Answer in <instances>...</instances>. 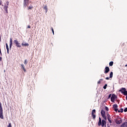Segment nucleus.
<instances>
[{
    "label": "nucleus",
    "mask_w": 127,
    "mask_h": 127,
    "mask_svg": "<svg viewBox=\"0 0 127 127\" xmlns=\"http://www.w3.org/2000/svg\"><path fill=\"white\" fill-rule=\"evenodd\" d=\"M113 108H114V109H117V108H118V105H117V104H114V105H113Z\"/></svg>",
    "instance_id": "5701e85b"
},
{
    "label": "nucleus",
    "mask_w": 127,
    "mask_h": 127,
    "mask_svg": "<svg viewBox=\"0 0 127 127\" xmlns=\"http://www.w3.org/2000/svg\"><path fill=\"white\" fill-rule=\"evenodd\" d=\"M121 127H127V122H124L121 125Z\"/></svg>",
    "instance_id": "dca6fc26"
},
{
    "label": "nucleus",
    "mask_w": 127,
    "mask_h": 127,
    "mask_svg": "<svg viewBox=\"0 0 127 127\" xmlns=\"http://www.w3.org/2000/svg\"><path fill=\"white\" fill-rule=\"evenodd\" d=\"M107 87H108V84H106L105 85L103 86V89L106 90L107 89Z\"/></svg>",
    "instance_id": "aec40b11"
},
{
    "label": "nucleus",
    "mask_w": 127,
    "mask_h": 127,
    "mask_svg": "<svg viewBox=\"0 0 127 127\" xmlns=\"http://www.w3.org/2000/svg\"><path fill=\"white\" fill-rule=\"evenodd\" d=\"M105 71L104 73L105 74H107V73H109L110 72V68L108 66H106L105 68Z\"/></svg>",
    "instance_id": "6e6552de"
},
{
    "label": "nucleus",
    "mask_w": 127,
    "mask_h": 127,
    "mask_svg": "<svg viewBox=\"0 0 127 127\" xmlns=\"http://www.w3.org/2000/svg\"><path fill=\"white\" fill-rule=\"evenodd\" d=\"M119 92H121L122 94H123L125 96H127V89L125 88H122L120 90Z\"/></svg>",
    "instance_id": "7ed1b4c3"
},
{
    "label": "nucleus",
    "mask_w": 127,
    "mask_h": 127,
    "mask_svg": "<svg viewBox=\"0 0 127 127\" xmlns=\"http://www.w3.org/2000/svg\"><path fill=\"white\" fill-rule=\"evenodd\" d=\"M99 121L98 122V125L99 127H100V126H102V127H105V125H106V121L103 120L102 121V119H101V117L99 118Z\"/></svg>",
    "instance_id": "f257e3e1"
},
{
    "label": "nucleus",
    "mask_w": 127,
    "mask_h": 127,
    "mask_svg": "<svg viewBox=\"0 0 127 127\" xmlns=\"http://www.w3.org/2000/svg\"><path fill=\"white\" fill-rule=\"evenodd\" d=\"M103 79H99V80L98 81V82H97V84H101V82H102V81H103Z\"/></svg>",
    "instance_id": "4be33fe9"
},
{
    "label": "nucleus",
    "mask_w": 127,
    "mask_h": 127,
    "mask_svg": "<svg viewBox=\"0 0 127 127\" xmlns=\"http://www.w3.org/2000/svg\"><path fill=\"white\" fill-rule=\"evenodd\" d=\"M125 67H127V64L125 65Z\"/></svg>",
    "instance_id": "a19ab883"
},
{
    "label": "nucleus",
    "mask_w": 127,
    "mask_h": 127,
    "mask_svg": "<svg viewBox=\"0 0 127 127\" xmlns=\"http://www.w3.org/2000/svg\"><path fill=\"white\" fill-rule=\"evenodd\" d=\"M106 80H110V78L109 77H106Z\"/></svg>",
    "instance_id": "72a5a7b5"
},
{
    "label": "nucleus",
    "mask_w": 127,
    "mask_h": 127,
    "mask_svg": "<svg viewBox=\"0 0 127 127\" xmlns=\"http://www.w3.org/2000/svg\"><path fill=\"white\" fill-rule=\"evenodd\" d=\"M107 119L108 120V121L109 122V123L110 124H112V119H111V116L110 115V114H107Z\"/></svg>",
    "instance_id": "1a4fd4ad"
},
{
    "label": "nucleus",
    "mask_w": 127,
    "mask_h": 127,
    "mask_svg": "<svg viewBox=\"0 0 127 127\" xmlns=\"http://www.w3.org/2000/svg\"><path fill=\"white\" fill-rule=\"evenodd\" d=\"M21 45H22V46H25V47L29 46V44L28 43H24V42H23L21 44Z\"/></svg>",
    "instance_id": "ddd939ff"
},
{
    "label": "nucleus",
    "mask_w": 127,
    "mask_h": 127,
    "mask_svg": "<svg viewBox=\"0 0 127 127\" xmlns=\"http://www.w3.org/2000/svg\"><path fill=\"white\" fill-rule=\"evenodd\" d=\"M21 69H22L24 72H26V69H25V67H24V65L23 64H21Z\"/></svg>",
    "instance_id": "4468645a"
},
{
    "label": "nucleus",
    "mask_w": 127,
    "mask_h": 127,
    "mask_svg": "<svg viewBox=\"0 0 127 127\" xmlns=\"http://www.w3.org/2000/svg\"><path fill=\"white\" fill-rule=\"evenodd\" d=\"M32 8H33V7H32V6H29L28 7L29 9H32Z\"/></svg>",
    "instance_id": "2f4dec72"
},
{
    "label": "nucleus",
    "mask_w": 127,
    "mask_h": 127,
    "mask_svg": "<svg viewBox=\"0 0 127 127\" xmlns=\"http://www.w3.org/2000/svg\"><path fill=\"white\" fill-rule=\"evenodd\" d=\"M105 110H106V111H107L108 112L109 111V108H108V107L106 106Z\"/></svg>",
    "instance_id": "cd10ccee"
},
{
    "label": "nucleus",
    "mask_w": 127,
    "mask_h": 127,
    "mask_svg": "<svg viewBox=\"0 0 127 127\" xmlns=\"http://www.w3.org/2000/svg\"><path fill=\"white\" fill-rule=\"evenodd\" d=\"M51 30L53 32V35H54V29H53V28L51 27Z\"/></svg>",
    "instance_id": "393cba45"
},
{
    "label": "nucleus",
    "mask_w": 127,
    "mask_h": 127,
    "mask_svg": "<svg viewBox=\"0 0 127 127\" xmlns=\"http://www.w3.org/2000/svg\"><path fill=\"white\" fill-rule=\"evenodd\" d=\"M114 111H115V112H118V111H119V109H118V108H115V109H114Z\"/></svg>",
    "instance_id": "7c9ffc66"
},
{
    "label": "nucleus",
    "mask_w": 127,
    "mask_h": 127,
    "mask_svg": "<svg viewBox=\"0 0 127 127\" xmlns=\"http://www.w3.org/2000/svg\"><path fill=\"white\" fill-rule=\"evenodd\" d=\"M116 99H117V95L114 94H112V96L111 98V102H112V103H115V100H116Z\"/></svg>",
    "instance_id": "423d86ee"
},
{
    "label": "nucleus",
    "mask_w": 127,
    "mask_h": 127,
    "mask_svg": "<svg viewBox=\"0 0 127 127\" xmlns=\"http://www.w3.org/2000/svg\"><path fill=\"white\" fill-rule=\"evenodd\" d=\"M0 55H1V52H0Z\"/></svg>",
    "instance_id": "79ce46f5"
},
{
    "label": "nucleus",
    "mask_w": 127,
    "mask_h": 127,
    "mask_svg": "<svg viewBox=\"0 0 127 127\" xmlns=\"http://www.w3.org/2000/svg\"><path fill=\"white\" fill-rule=\"evenodd\" d=\"M124 112V109H123L122 108L120 109V110H118V113H123Z\"/></svg>",
    "instance_id": "a211bd4d"
},
{
    "label": "nucleus",
    "mask_w": 127,
    "mask_h": 127,
    "mask_svg": "<svg viewBox=\"0 0 127 127\" xmlns=\"http://www.w3.org/2000/svg\"><path fill=\"white\" fill-rule=\"evenodd\" d=\"M115 123H116L117 125H121L123 123V119L119 118L116 119L115 121Z\"/></svg>",
    "instance_id": "20e7f679"
},
{
    "label": "nucleus",
    "mask_w": 127,
    "mask_h": 127,
    "mask_svg": "<svg viewBox=\"0 0 127 127\" xmlns=\"http://www.w3.org/2000/svg\"><path fill=\"white\" fill-rule=\"evenodd\" d=\"M13 43L15 44L17 47H21V45H20V44H19V42H18V41H17V40H14Z\"/></svg>",
    "instance_id": "39448f33"
},
{
    "label": "nucleus",
    "mask_w": 127,
    "mask_h": 127,
    "mask_svg": "<svg viewBox=\"0 0 127 127\" xmlns=\"http://www.w3.org/2000/svg\"><path fill=\"white\" fill-rule=\"evenodd\" d=\"M4 72H5V70H4Z\"/></svg>",
    "instance_id": "c03bdc74"
},
{
    "label": "nucleus",
    "mask_w": 127,
    "mask_h": 127,
    "mask_svg": "<svg viewBox=\"0 0 127 127\" xmlns=\"http://www.w3.org/2000/svg\"><path fill=\"white\" fill-rule=\"evenodd\" d=\"M114 65V62H111L109 63V66H113Z\"/></svg>",
    "instance_id": "6ab92c4d"
},
{
    "label": "nucleus",
    "mask_w": 127,
    "mask_h": 127,
    "mask_svg": "<svg viewBox=\"0 0 127 127\" xmlns=\"http://www.w3.org/2000/svg\"><path fill=\"white\" fill-rule=\"evenodd\" d=\"M27 28H31L30 25H28Z\"/></svg>",
    "instance_id": "f704fd0d"
},
{
    "label": "nucleus",
    "mask_w": 127,
    "mask_h": 127,
    "mask_svg": "<svg viewBox=\"0 0 127 127\" xmlns=\"http://www.w3.org/2000/svg\"><path fill=\"white\" fill-rule=\"evenodd\" d=\"M0 41H1V37H0Z\"/></svg>",
    "instance_id": "4c0bfd02"
},
{
    "label": "nucleus",
    "mask_w": 127,
    "mask_h": 127,
    "mask_svg": "<svg viewBox=\"0 0 127 127\" xmlns=\"http://www.w3.org/2000/svg\"><path fill=\"white\" fill-rule=\"evenodd\" d=\"M5 11H6V13H8V11L7 10Z\"/></svg>",
    "instance_id": "ea45409f"
},
{
    "label": "nucleus",
    "mask_w": 127,
    "mask_h": 127,
    "mask_svg": "<svg viewBox=\"0 0 127 127\" xmlns=\"http://www.w3.org/2000/svg\"><path fill=\"white\" fill-rule=\"evenodd\" d=\"M12 46V39L10 38V42H9V49H11Z\"/></svg>",
    "instance_id": "9b49d317"
},
{
    "label": "nucleus",
    "mask_w": 127,
    "mask_h": 127,
    "mask_svg": "<svg viewBox=\"0 0 127 127\" xmlns=\"http://www.w3.org/2000/svg\"><path fill=\"white\" fill-rule=\"evenodd\" d=\"M44 9L45 10V12H46V13H47L48 10H47V6H45L44 7Z\"/></svg>",
    "instance_id": "f3484780"
},
{
    "label": "nucleus",
    "mask_w": 127,
    "mask_h": 127,
    "mask_svg": "<svg viewBox=\"0 0 127 127\" xmlns=\"http://www.w3.org/2000/svg\"><path fill=\"white\" fill-rule=\"evenodd\" d=\"M24 64H25V65H27V60H25V61L24 62Z\"/></svg>",
    "instance_id": "b1692460"
},
{
    "label": "nucleus",
    "mask_w": 127,
    "mask_h": 127,
    "mask_svg": "<svg viewBox=\"0 0 127 127\" xmlns=\"http://www.w3.org/2000/svg\"><path fill=\"white\" fill-rule=\"evenodd\" d=\"M3 114L2 106L1 105V102L0 101V119H1V120H3Z\"/></svg>",
    "instance_id": "f03ea898"
},
{
    "label": "nucleus",
    "mask_w": 127,
    "mask_h": 127,
    "mask_svg": "<svg viewBox=\"0 0 127 127\" xmlns=\"http://www.w3.org/2000/svg\"><path fill=\"white\" fill-rule=\"evenodd\" d=\"M111 97H112V94H110V95H109V96H108L107 99L109 100V99L111 98Z\"/></svg>",
    "instance_id": "c85d7f7f"
},
{
    "label": "nucleus",
    "mask_w": 127,
    "mask_h": 127,
    "mask_svg": "<svg viewBox=\"0 0 127 127\" xmlns=\"http://www.w3.org/2000/svg\"><path fill=\"white\" fill-rule=\"evenodd\" d=\"M124 112L126 113L127 112V108H126L125 109H124Z\"/></svg>",
    "instance_id": "473e14b6"
},
{
    "label": "nucleus",
    "mask_w": 127,
    "mask_h": 127,
    "mask_svg": "<svg viewBox=\"0 0 127 127\" xmlns=\"http://www.w3.org/2000/svg\"><path fill=\"white\" fill-rule=\"evenodd\" d=\"M3 8H8V5H5V6H4Z\"/></svg>",
    "instance_id": "a878e982"
},
{
    "label": "nucleus",
    "mask_w": 127,
    "mask_h": 127,
    "mask_svg": "<svg viewBox=\"0 0 127 127\" xmlns=\"http://www.w3.org/2000/svg\"><path fill=\"white\" fill-rule=\"evenodd\" d=\"M6 48L7 49V54H9V49L8 48V45H7V43L6 44Z\"/></svg>",
    "instance_id": "2eb2a0df"
},
{
    "label": "nucleus",
    "mask_w": 127,
    "mask_h": 127,
    "mask_svg": "<svg viewBox=\"0 0 127 127\" xmlns=\"http://www.w3.org/2000/svg\"><path fill=\"white\" fill-rule=\"evenodd\" d=\"M8 3H9L8 1H7V2H6V4H7V5H8Z\"/></svg>",
    "instance_id": "58836bf2"
},
{
    "label": "nucleus",
    "mask_w": 127,
    "mask_h": 127,
    "mask_svg": "<svg viewBox=\"0 0 127 127\" xmlns=\"http://www.w3.org/2000/svg\"><path fill=\"white\" fill-rule=\"evenodd\" d=\"M102 118H103V119L107 121V117L105 116H103Z\"/></svg>",
    "instance_id": "bb28decb"
},
{
    "label": "nucleus",
    "mask_w": 127,
    "mask_h": 127,
    "mask_svg": "<svg viewBox=\"0 0 127 127\" xmlns=\"http://www.w3.org/2000/svg\"><path fill=\"white\" fill-rule=\"evenodd\" d=\"M95 114H96V110L94 109L92 110L91 113V116L94 119H96V115H95Z\"/></svg>",
    "instance_id": "0eeeda50"
},
{
    "label": "nucleus",
    "mask_w": 127,
    "mask_h": 127,
    "mask_svg": "<svg viewBox=\"0 0 127 127\" xmlns=\"http://www.w3.org/2000/svg\"><path fill=\"white\" fill-rule=\"evenodd\" d=\"M1 52V51L0 50V52Z\"/></svg>",
    "instance_id": "37998d69"
},
{
    "label": "nucleus",
    "mask_w": 127,
    "mask_h": 127,
    "mask_svg": "<svg viewBox=\"0 0 127 127\" xmlns=\"http://www.w3.org/2000/svg\"><path fill=\"white\" fill-rule=\"evenodd\" d=\"M101 116L102 117H105L106 116V112H105V111L104 110H101Z\"/></svg>",
    "instance_id": "f8f14e48"
},
{
    "label": "nucleus",
    "mask_w": 127,
    "mask_h": 127,
    "mask_svg": "<svg viewBox=\"0 0 127 127\" xmlns=\"http://www.w3.org/2000/svg\"><path fill=\"white\" fill-rule=\"evenodd\" d=\"M29 0H24V5L26 7L28 5V1Z\"/></svg>",
    "instance_id": "9d476101"
},
{
    "label": "nucleus",
    "mask_w": 127,
    "mask_h": 127,
    "mask_svg": "<svg viewBox=\"0 0 127 127\" xmlns=\"http://www.w3.org/2000/svg\"><path fill=\"white\" fill-rule=\"evenodd\" d=\"M1 3H2V2L0 0V5H1Z\"/></svg>",
    "instance_id": "c9c22d12"
},
{
    "label": "nucleus",
    "mask_w": 127,
    "mask_h": 127,
    "mask_svg": "<svg viewBox=\"0 0 127 127\" xmlns=\"http://www.w3.org/2000/svg\"><path fill=\"white\" fill-rule=\"evenodd\" d=\"M7 127H11V123H9V124H8V125L7 126Z\"/></svg>",
    "instance_id": "c756f323"
},
{
    "label": "nucleus",
    "mask_w": 127,
    "mask_h": 127,
    "mask_svg": "<svg viewBox=\"0 0 127 127\" xmlns=\"http://www.w3.org/2000/svg\"><path fill=\"white\" fill-rule=\"evenodd\" d=\"M5 11H7V8H4Z\"/></svg>",
    "instance_id": "e433bc0d"
},
{
    "label": "nucleus",
    "mask_w": 127,
    "mask_h": 127,
    "mask_svg": "<svg viewBox=\"0 0 127 127\" xmlns=\"http://www.w3.org/2000/svg\"><path fill=\"white\" fill-rule=\"evenodd\" d=\"M113 71H112L110 74V78H113Z\"/></svg>",
    "instance_id": "412c9836"
}]
</instances>
